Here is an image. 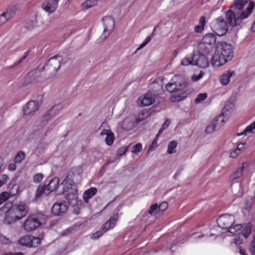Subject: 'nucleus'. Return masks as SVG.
Masks as SVG:
<instances>
[{"instance_id": "obj_41", "label": "nucleus", "mask_w": 255, "mask_h": 255, "mask_svg": "<svg viewBox=\"0 0 255 255\" xmlns=\"http://www.w3.org/2000/svg\"><path fill=\"white\" fill-rule=\"evenodd\" d=\"M8 198V192H3L0 194V205L5 202Z\"/></svg>"}, {"instance_id": "obj_19", "label": "nucleus", "mask_w": 255, "mask_h": 255, "mask_svg": "<svg viewBox=\"0 0 255 255\" xmlns=\"http://www.w3.org/2000/svg\"><path fill=\"white\" fill-rule=\"evenodd\" d=\"M206 55L199 54V55L194 56V65H197L200 68H205L209 66V62L208 59L205 56Z\"/></svg>"}, {"instance_id": "obj_15", "label": "nucleus", "mask_w": 255, "mask_h": 255, "mask_svg": "<svg viewBox=\"0 0 255 255\" xmlns=\"http://www.w3.org/2000/svg\"><path fill=\"white\" fill-rule=\"evenodd\" d=\"M68 210V206L65 202L55 203L52 208L51 212L56 216H61Z\"/></svg>"}, {"instance_id": "obj_11", "label": "nucleus", "mask_w": 255, "mask_h": 255, "mask_svg": "<svg viewBox=\"0 0 255 255\" xmlns=\"http://www.w3.org/2000/svg\"><path fill=\"white\" fill-rule=\"evenodd\" d=\"M155 100V95L149 92L140 97L137 99V104L141 107H146L152 105Z\"/></svg>"}, {"instance_id": "obj_55", "label": "nucleus", "mask_w": 255, "mask_h": 255, "mask_svg": "<svg viewBox=\"0 0 255 255\" xmlns=\"http://www.w3.org/2000/svg\"><path fill=\"white\" fill-rule=\"evenodd\" d=\"M239 150V146L238 145L236 147V149L233 151H232L230 153L229 157L231 158H236L238 156V151Z\"/></svg>"}, {"instance_id": "obj_53", "label": "nucleus", "mask_w": 255, "mask_h": 255, "mask_svg": "<svg viewBox=\"0 0 255 255\" xmlns=\"http://www.w3.org/2000/svg\"><path fill=\"white\" fill-rule=\"evenodd\" d=\"M8 180V177L6 174H3L1 178L0 179V187L4 185Z\"/></svg>"}, {"instance_id": "obj_62", "label": "nucleus", "mask_w": 255, "mask_h": 255, "mask_svg": "<svg viewBox=\"0 0 255 255\" xmlns=\"http://www.w3.org/2000/svg\"><path fill=\"white\" fill-rule=\"evenodd\" d=\"M112 131L110 129H103L101 132L100 135H106V136L110 133Z\"/></svg>"}, {"instance_id": "obj_44", "label": "nucleus", "mask_w": 255, "mask_h": 255, "mask_svg": "<svg viewBox=\"0 0 255 255\" xmlns=\"http://www.w3.org/2000/svg\"><path fill=\"white\" fill-rule=\"evenodd\" d=\"M239 177V172L238 170H237L235 172L233 173L230 175V179L231 182H232L231 186H232L234 182H236L235 181L236 180L238 179Z\"/></svg>"}, {"instance_id": "obj_49", "label": "nucleus", "mask_w": 255, "mask_h": 255, "mask_svg": "<svg viewBox=\"0 0 255 255\" xmlns=\"http://www.w3.org/2000/svg\"><path fill=\"white\" fill-rule=\"evenodd\" d=\"M43 177V176L41 173L36 174L33 177L34 182L35 183H39L42 180Z\"/></svg>"}, {"instance_id": "obj_17", "label": "nucleus", "mask_w": 255, "mask_h": 255, "mask_svg": "<svg viewBox=\"0 0 255 255\" xmlns=\"http://www.w3.org/2000/svg\"><path fill=\"white\" fill-rule=\"evenodd\" d=\"M228 60L225 58L220 52L216 49L214 55L211 59V63L214 66L219 67L224 65Z\"/></svg>"}, {"instance_id": "obj_13", "label": "nucleus", "mask_w": 255, "mask_h": 255, "mask_svg": "<svg viewBox=\"0 0 255 255\" xmlns=\"http://www.w3.org/2000/svg\"><path fill=\"white\" fill-rule=\"evenodd\" d=\"M234 221V217L229 215H222L217 221L218 226L222 229H228Z\"/></svg>"}, {"instance_id": "obj_36", "label": "nucleus", "mask_w": 255, "mask_h": 255, "mask_svg": "<svg viewBox=\"0 0 255 255\" xmlns=\"http://www.w3.org/2000/svg\"><path fill=\"white\" fill-rule=\"evenodd\" d=\"M25 153L22 151H18L14 158V161L16 163H20L25 158Z\"/></svg>"}, {"instance_id": "obj_51", "label": "nucleus", "mask_w": 255, "mask_h": 255, "mask_svg": "<svg viewBox=\"0 0 255 255\" xmlns=\"http://www.w3.org/2000/svg\"><path fill=\"white\" fill-rule=\"evenodd\" d=\"M168 206L167 202H163L158 206V210L164 211L168 208Z\"/></svg>"}, {"instance_id": "obj_22", "label": "nucleus", "mask_w": 255, "mask_h": 255, "mask_svg": "<svg viewBox=\"0 0 255 255\" xmlns=\"http://www.w3.org/2000/svg\"><path fill=\"white\" fill-rule=\"evenodd\" d=\"M118 220V214H115L111 217L102 226L101 230L104 232H106L109 230L113 229Z\"/></svg>"}, {"instance_id": "obj_6", "label": "nucleus", "mask_w": 255, "mask_h": 255, "mask_svg": "<svg viewBox=\"0 0 255 255\" xmlns=\"http://www.w3.org/2000/svg\"><path fill=\"white\" fill-rule=\"evenodd\" d=\"M246 175L245 180L240 182V187L242 186V190L243 193H246L249 189V183L250 176V169L249 164L248 162H245L242 163V166L240 167V176Z\"/></svg>"}, {"instance_id": "obj_48", "label": "nucleus", "mask_w": 255, "mask_h": 255, "mask_svg": "<svg viewBox=\"0 0 255 255\" xmlns=\"http://www.w3.org/2000/svg\"><path fill=\"white\" fill-rule=\"evenodd\" d=\"M128 148V146H127L122 147L119 149L117 151L118 156H122L124 155L127 151Z\"/></svg>"}, {"instance_id": "obj_45", "label": "nucleus", "mask_w": 255, "mask_h": 255, "mask_svg": "<svg viewBox=\"0 0 255 255\" xmlns=\"http://www.w3.org/2000/svg\"><path fill=\"white\" fill-rule=\"evenodd\" d=\"M207 94L206 93L200 94L198 95L197 97L195 100V103H200L201 102L205 100L207 98Z\"/></svg>"}, {"instance_id": "obj_7", "label": "nucleus", "mask_w": 255, "mask_h": 255, "mask_svg": "<svg viewBox=\"0 0 255 255\" xmlns=\"http://www.w3.org/2000/svg\"><path fill=\"white\" fill-rule=\"evenodd\" d=\"M104 29L101 36V41H104L112 33L115 25V21L111 16H106L103 18Z\"/></svg>"}, {"instance_id": "obj_25", "label": "nucleus", "mask_w": 255, "mask_h": 255, "mask_svg": "<svg viewBox=\"0 0 255 255\" xmlns=\"http://www.w3.org/2000/svg\"><path fill=\"white\" fill-rule=\"evenodd\" d=\"M255 7V3L253 1H250L248 6L245 10L240 12V20L248 18L252 13Z\"/></svg>"}, {"instance_id": "obj_24", "label": "nucleus", "mask_w": 255, "mask_h": 255, "mask_svg": "<svg viewBox=\"0 0 255 255\" xmlns=\"http://www.w3.org/2000/svg\"><path fill=\"white\" fill-rule=\"evenodd\" d=\"M228 232L231 234V236H235L234 239L233 243L239 248V225H235V226H231L228 228Z\"/></svg>"}, {"instance_id": "obj_58", "label": "nucleus", "mask_w": 255, "mask_h": 255, "mask_svg": "<svg viewBox=\"0 0 255 255\" xmlns=\"http://www.w3.org/2000/svg\"><path fill=\"white\" fill-rule=\"evenodd\" d=\"M54 109L55 107H53L52 108H51V109L47 112V114L43 116V119L48 120L49 118L51 117V113L54 110Z\"/></svg>"}, {"instance_id": "obj_1", "label": "nucleus", "mask_w": 255, "mask_h": 255, "mask_svg": "<svg viewBox=\"0 0 255 255\" xmlns=\"http://www.w3.org/2000/svg\"><path fill=\"white\" fill-rule=\"evenodd\" d=\"M28 211L27 206L23 203L13 205L5 213L4 222L10 224L25 217Z\"/></svg>"}, {"instance_id": "obj_16", "label": "nucleus", "mask_w": 255, "mask_h": 255, "mask_svg": "<svg viewBox=\"0 0 255 255\" xmlns=\"http://www.w3.org/2000/svg\"><path fill=\"white\" fill-rule=\"evenodd\" d=\"M40 225L41 223L37 219L28 217L24 222L23 226L26 231L30 232L37 229Z\"/></svg>"}, {"instance_id": "obj_33", "label": "nucleus", "mask_w": 255, "mask_h": 255, "mask_svg": "<svg viewBox=\"0 0 255 255\" xmlns=\"http://www.w3.org/2000/svg\"><path fill=\"white\" fill-rule=\"evenodd\" d=\"M224 116L225 115H220L216 118L214 119V124H216L217 125V128H219L221 127H222L226 122V120L224 118Z\"/></svg>"}, {"instance_id": "obj_10", "label": "nucleus", "mask_w": 255, "mask_h": 255, "mask_svg": "<svg viewBox=\"0 0 255 255\" xmlns=\"http://www.w3.org/2000/svg\"><path fill=\"white\" fill-rule=\"evenodd\" d=\"M19 243L22 246L29 248H35L40 245L41 241L39 238L27 235L21 238L19 240Z\"/></svg>"}, {"instance_id": "obj_2", "label": "nucleus", "mask_w": 255, "mask_h": 255, "mask_svg": "<svg viewBox=\"0 0 255 255\" xmlns=\"http://www.w3.org/2000/svg\"><path fill=\"white\" fill-rule=\"evenodd\" d=\"M63 58L60 55H56L48 59L42 67L45 74L48 78L53 77L56 75L60 69Z\"/></svg>"}, {"instance_id": "obj_39", "label": "nucleus", "mask_w": 255, "mask_h": 255, "mask_svg": "<svg viewBox=\"0 0 255 255\" xmlns=\"http://www.w3.org/2000/svg\"><path fill=\"white\" fill-rule=\"evenodd\" d=\"M133 124L128 119H126L123 124V127L126 130H129L132 128Z\"/></svg>"}, {"instance_id": "obj_60", "label": "nucleus", "mask_w": 255, "mask_h": 255, "mask_svg": "<svg viewBox=\"0 0 255 255\" xmlns=\"http://www.w3.org/2000/svg\"><path fill=\"white\" fill-rule=\"evenodd\" d=\"M170 124V121L169 120H166L162 125L161 128L165 130L169 126Z\"/></svg>"}, {"instance_id": "obj_26", "label": "nucleus", "mask_w": 255, "mask_h": 255, "mask_svg": "<svg viewBox=\"0 0 255 255\" xmlns=\"http://www.w3.org/2000/svg\"><path fill=\"white\" fill-rule=\"evenodd\" d=\"M97 190L96 188L93 187L87 190L83 194V197L84 201L87 203L89 199L94 196L97 193Z\"/></svg>"}, {"instance_id": "obj_21", "label": "nucleus", "mask_w": 255, "mask_h": 255, "mask_svg": "<svg viewBox=\"0 0 255 255\" xmlns=\"http://www.w3.org/2000/svg\"><path fill=\"white\" fill-rule=\"evenodd\" d=\"M16 10L15 7L13 6L8 8L6 11L0 15V25L5 23L13 15Z\"/></svg>"}, {"instance_id": "obj_42", "label": "nucleus", "mask_w": 255, "mask_h": 255, "mask_svg": "<svg viewBox=\"0 0 255 255\" xmlns=\"http://www.w3.org/2000/svg\"><path fill=\"white\" fill-rule=\"evenodd\" d=\"M158 205L157 204H154L153 205H152L148 210V214H149L151 215H152L153 214H156V213L158 210Z\"/></svg>"}, {"instance_id": "obj_28", "label": "nucleus", "mask_w": 255, "mask_h": 255, "mask_svg": "<svg viewBox=\"0 0 255 255\" xmlns=\"http://www.w3.org/2000/svg\"><path fill=\"white\" fill-rule=\"evenodd\" d=\"M59 182V178L57 177H54L50 180L49 184L46 186V188L48 189L50 193L54 191L58 188Z\"/></svg>"}, {"instance_id": "obj_29", "label": "nucleus", "mask_w": 255, "mask_h": 255, "mask_svg": "<svg viewBox=\"0 0 255 255\" xmlns=\"http://www.w3.org/2000/svg\"><path fill=\"white\" fill-rule=\"evenodd\" d=\"M234 108V105L232 102L231 101L227 102L222 110V114L225 116L229 115L232 113Z\"/></svg>"}, {"instance_id": "obj_9", "label": "nucleus", "mask_w": 255, "mask_h": 255, "mask_svg": "<svg viewBox=\"0 0 255 255\" xmlns=\"http://www.w3.org/2000/svg\"><path fill=\"white\" fill-rule=\"evenodd\" d=\"M217 50L220 52V54H222V56L228 60H231L233 56V50L231 45L225 42H221Z\"/></svg>"}, {"instance_id": "obj_30", "label": "nucleus", "mask_w": 255, "mask_h": 255, "mask_svg": "<svg viewBox=\"0 0 255 255\" xmlns=\"http://www.w3.org/2000/svg\"><path fill=\"white\" fill-rule=\"evenodd\" d=\"M98 2V0H86L81 4V8L82 10H86L95 5Z\"/></svg>"}, {"instance_id": "obj_32", "label": "nucleus", "mask_w": 255, "mask_h": 255, "mask_svg": "<svg viewBox=\"0 0 255 255\" xmlns=\"http://www.w3.org/2000/svg\"><path fill=\"white\" fill-rule=\"evenodd\" d=\"M174 88H175V91L181 90L185 88L187 86V82L183 80H180L179 81H173Z\"/></svg>"}, {"instance_id": "obj_31", "label": "nucleus", "mask_w": 255, "mask_h": 255, "mask_svg": "<svg viewBox=\"0 0 255 255\" xmlns=\"http://www.w3.org/2000/svg\"><path fill=\"white\" fill-rule=\"evenodd\" d=\"M254 130H255V122L248 126L243 132H240V136H247L250 133H253Z\"/></svg>"}, {"instance_id": "obj_20", "label": "nucleus", "mask_w": 255, "mask_h": 255, "mask_svg": "<svg viewBox=\"0 0 255 255\" xmlns=\"http://www.w3.org/2000/svg\"><path fill=\"white\" fill-rule=\"evenodd\" d=\"M253 230V224L251 222L240 224V237L242 236L245 239H248L251 235Z\"/></svg>"}, {"instance_id": "obj_64", "label": "nucleus", "mask_w": 255, "mask_h": 255, "mask_svg": "<svg viewBox=\"0 0 255 255\" xmlns=\"http://www.w3.org/2000/svg\"><path fill=\"white\" fill-rule=\"evenodd\" d=\"M8 169L10 171H14L16 169V165L15 164L11 163L9 164Z\"/></svg>"}, {"instance_id": "obj_12", "label": "nucleus", "mask_w": 255, "mask_h": 255, "mask_svg": "<svg viewBox=\"0 0 255 255\" xmlns=\"http://www.w3.org/2000/svg\"><path fill=\"white\" fill-rule=\"evenodd\" d=\"M255 206V196L248 197L243 205L242 212L245 217H249L252 214V209Z\"/></svg>"}, {"instance_id": "obj_37", "label": "nucleus", "mask_w": 255, "mask_h": 255, "mask_svg": "<svg viewBox=\"0 0 255 255\" xmlns=\"http://www.w3.org/2000/svg\"><path fill=\"white\" fill-rule=\"evenodd\" d=\"M219 129L217 128V125L216 124H214V120H213L212 123L207 126L205 131L206 133L209 134L212 133L215 130Z\"/></svg>"}, {"instance_id": "obj_61", "label": "nucleus", "mask_w": 255, "mask_h": 255, "mask_svg": "<svg viewBox=\"0 0 255 255\" xmlns=\"http://www.w3.org/2000/svg\"><path fill=\"white\" fill-rule=\"evenodd\" d=\"M194 29H195V31L196 32L200 33L202 32V31L204 29V27H203L202 26H201L200 25H198L195 26Z\"/></svg>"}, {"instance_id": "obj_27", "label": "nucleus", "mask_w": 255, "mask_h": 255, "mask_svg": "<svg viewBox=\"0 0 255 255\" xmlns=\"http://www.w3.org/2000/svg\"><path fill=\"white\" fill-rule=\"evenodd\" d=\"M50 193V192L46 188V186H39L36 190L35 197L40 198L42 196H46Z\"/></svg>"}, {"instance_id": "obj_56", "label": "nucleus", "mask_w": 255, "mask_h": 255, "mask_svg": "<svg viewBox=\"0 0 255 255\" xmlns=\"http://www.w3.org/2000/svg\"><path fill=\"white\" fill-rule=\"evenodd\" d=\"M182 99L183 98L180 96H176L174 94L171 97V100L172 102H173L181 101L182 100Z\"/></svg>"}, {"instance_id": "obj_46", "label": "nucleus", "mask_w": 255, "mask_h": 255, "mask_svg": "<svg viewBox=\"0 0 255 255\" xmlns=\"http://www.w3.org/2000/svg\"><path fill=\"white\" fill-rule=\"evenodd\" d=\"M142 149V145L141 143H138L134 145L132 149V152L134 153H138Z\"/></svg>"}, {"instance_id": "obj_47", "label": "nucleus", "mask_w": 255, "mask_h": 255, "mask_svg": "<svg viewBox=\"0 0 255 255\" xmlns=\"http://www.w3.org/2000/svg\"><path fill=\"white\" fill-rule=\"evenodd\" d=\"M151 39V36H147L145 41L139 46V47H138L136 50L137 51H138L140 49H141V48H143L144 46H145L148 43H149L150 40Z\"/></svg>"}, {"instance_id": "obj_14", "label": "nucleus", "mask_w": 255, "mask_h": 255, "mask_svg": "<svg viewBox=\"0 0 255 255\" xmlns=\"http://www.w3.org/2000/svg\"><path fill=\"white\" fill-rule=\"evenodd\" d=\"M39 104L37 101H30L23 107L24 115H33L39 108Z\"/></svg>"}, {"instance_id": "obj_43", "label": "nucleus", "mask_w": 255, "mask_h": 255, "mask_svg": "<svg viewBox=\"0 0 255 255\" xmlns=\"http://www.w3.org/2000/svg\"><path fill=\"white\" fill-rule=\"evenodd\" d=\"M194 59L191 60L189 58H183L181 62V65L183 66H188L190 64L194 65Z\"/></svg>"}, {"instance_id": "obj_5", "label": "nucleus", "mask_w": 255, "mask_h": 255, "mask_svg": "<svg viewBox=\"0 0 255 255\" xmlns=\"http://www.w3.org/2000/svg\"><path fill=\"white\" fill-rule=\"evenodd\" d=\"M229 25L225 21L224 17L220 16L217 18L212 26V29L216 35L219 36H223L229 30Z\"/></svg>"}, {"instance_id": "obj_4", "label": "nucleus", "mask_w": 255, "mask_h": 255, "mask_svg": "<svg viewBox=\"0 0 255 255\" xmlns=\"http://www.w3.org/2000/svg\"><path fill=\"white\" fill-rule=\"evenodd\" d=\"M239 10V0H235L234 4L230 6V9L225 12V21L229 26L234 27L237 25L239 16H237V13Z\"/></svg>"}, {"instance_id": "obj_50", "label": "nucleus", "mask_w": 255, "mask_h": 255, "mask_svg": "<svg viewBox=\"0 0 255 255\" xmlns=\"http://www.w3.org/2000/svg\"><path fill=\"white\" fill-rule=\"evenodd\" d=\"M105 233V232H104V231H103L102 230L101 231H98L96 232L95 233L93 234V237L91 238L94 240L98 239L100 237H101L103 235V234Z\"/></svg>"}, {"instance_id": "obj_52", "label": "nucleus", "mask_w": 255, "mask_h": 255, "mask_svg": "<svg viewBox=\"0 0 255 255\" xmlns=\"http://www.w3.org/2000/svg\"><path fill=\"white\" fill-rule=\"evenodd\" d=\"M166 89L170 92H173L175 91V88H174L173 82L168 83L166 85Z\"/></svg>"}, {"instance_id": "obj_38", "label": "nucleus", "mask_w": 255, "mask_h": 255, "mask_svg": "<svg viewBox=\"0 0 255 255\" xmlns=\"http://www.w3.org/2000/svg\"><path fill=\"white\" fill-rule=\"evenodd\" d=\"M115 139L114 133L111 131L106 137L105 142L108 145H111L113 144Z\"/></svg>"}, {"instance_id": "obj_34", "label": "nucleus", "mask_w": 255, "mask_h": 255, "mask_svg": "<svg viewBox=\"0 0 255 255\" xmlns=\"http://www.w3.org/2000/svg\"><path fill=\"white\" fill-rule=\"evenodd\" d=\"M9 192L8 193V196H13L17 194L19 189V185L15 184L13 185L9 184Z\"/></svg>"}, {"instance_id": "obj_54", "label": "nucleus", "mask_w": 255, "mask_h": 255, "mask_svg": "<svg viewBox=\"0 0 255 255\" xmlns=\"http://www.w3.org/2000/svg\"><path fill=\"white\" fill-rule=\"evenodd\" d=\"M203 75L204 73L202 71H201L198 75H193L192 76L191 79L193 81H197L202 78Z\"/></svg>"}, {"instance_id": "obj_57", "label": "nucleus", "mask_w": 255, "mask_h": 255, "mask_svg": "<svg viewBox=\"0 0 255 255\" xmlns=\"http://www.w3.org/2000/svg\"><path fill=\"white\" fill-rule=\"evenodd\" d=\"M36 23L35 21H32L27 23L26 25L27 29L29 30H32L34 28Z\"/></svg>"}, {"instance_id": "obj_3", "label": "nucleus", "mask_w": 255, "mask_h": 255, "mask_svg": "<svg viewBox=\"0 0 255 255\" xmlns=\"http://www.w3.org/2000/svg\"><path fill=\"white\" fill-rule=\"evenodd\" d=\"M216 40V38L213 34L209 33L204 36L198 45L199 53L206 55L212 51Z\"/></svg>"}, {"instance_id": "obj_40", "label": "nucleus", "mask_w": 255, "mask_h": 255, "mask_svg": "<svg viewBox=\"0 0 255 255\" xmlns=\"http://www.w3.org/2000/svg\"><path fill=\"white\" fill-rule=\"evenodd\" d=\"M29 51H26L24 53L23 56L18 61L14 62V63L9 66V68H13L18 65L23 60H24L29 55Z\"/></svg>"}, {"instance_id": "obj_8", "label": "nucleus", "mask_w": 255, "mask_h": 255, "mask_svg": "<svg viewBox=\"0 0 255 255\" xmlns=\"http://www.w3.org/2000/svg\"><path fill=\"white\" fill-rule=\"evenodd\" d=\"M63 194L69 204L72 206L77 204V194L76 189L73 188L71 185L64 188Z\"/></svg>"}, {"instance_id": "obj_63", "label": "nucleus", "mask_w": 255, "mask_h": 255, "mask_svg": "<svg viewBox=\"0 0 255 255\" xmlns=\"http://www.w3.org/2000/svg\"><path fill=\"white\" fill-rule=\"evenodd\" d=\"M249 0H240V10H241L245 6V5L248 3Z\"/></svg>"}, {"instance_id": "obj_35", "label": "nucleus", "mask_w": 255, "mask_h": 255, "mask_svg": "<svg viewBox=\"0 0 255 255\" xmlns=\"http://www.w3.org/2000/svg\"><path fill=\"white\" fill-rule=\"evenodd\" d=\"M177 143L176 141L173 140L168 143L167 152L169 154H172L176 152L175 148L176 147Z\"/></svg>"}, {"instance_id": "obj_18", "label": "nucleus", "mask_w": 255, "mask_h": 255, "mask_svg": "<svg viewBox=\"0 0 255 255\" xmlns=\"http://www.w3.org/2000/svg\"><path fill=\"white\" fill-rule=\"evenodd\" d=\"M59 0H47L42 4L43 10L49 13L54 12L57 7Z\"/></svg>"}, {"instance_id": "obj_23", "label": "nucleus", "mask_w": 255, "mask_h": 255, "mask_svg": "<svg viewBox=\"0 0 255 255\" xmlns=\"http://www.w3.org/2000/svg\"><path fill=\"white\" fill-rule=\"evenodd\" d=\"M235 71L232 70H228L226 72L224 73L219 77V81L221 84L223 86L227 85L230 81V78L235 75Z\"/></svg>"}, {"instance_id": "obj_59", "label": "nucleus", "mask_w": 255, "mask_h": 255, "mask_svg": "<svg viewBox=\"0 0 255 255\" xmlns=\"http://www.w3.org/2000/svg\"><path fill=\"white\" fill-rule=\"evenodd\" d=\"M199 24L200 25L204 27V26L206 24V17L204 16H202L200 17Z\"/></svg>"}]
</instances>
